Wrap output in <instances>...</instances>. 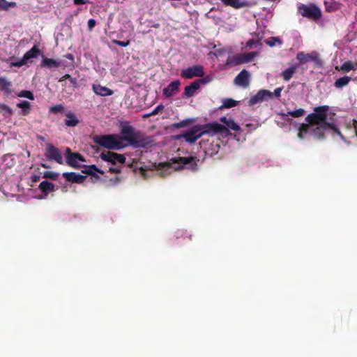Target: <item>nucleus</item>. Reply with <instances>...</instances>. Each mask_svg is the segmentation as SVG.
<instances>
[{"instance_id":"nucleus-39","label":"nucleus","mask_w":357,"mask_h":357,"mask_svg":"<svg viewBox=\"0 0 357 357\" xmlns=\"http://www.w3.org/2000/svg\"><path fill=\"white\" fill-rule=\"evenodd\" d=\"M331 126L327 127L328 131L333 130L335 133L340 136L342 140H345L344 135L341 133L340 130L337 128L336 125L333 122H329Z\"/></svg>"},{"instance_id":"nucleus-24","label":"nucleus","mask_w":357,"mask_h":357,"mask_svg":"<svg viewBox=\"0 0 357 357\" xmlns=\"http://www.w3.org/2000/svg\"><path fill=\"white\" fill-rule=\"evenodd\" d=\"M12 82L5 77H0V91L3 92L6 95H9L12 93L11 90Z\"/></svg>"},{"instance_id":"nucleus-55","label":"nucleus","mask_w":357,"mask_h":357,"mask_svg":"<svg viewBox=\"0 0 357 357\" xmlns=\"http://www.w3.org/2000/svg\"><path fill=\"white\" fill-rule=\"evenodd\" d=\"M229 120V119H227V117L225 116H222L220 119V122L225 123V125H227L228 121Z\"/></svg>"},{"instance_id":"nucleus-52","label":"nucleus","mask_w":357,"mask_h":357,"mask_svg":"<svg viewBox=\"0 0 357 357\" xmlns=\"http://www.w3.org/2000/svg\"><path fill=\"white\" fill-rule=\"evenodd\" d=\"M108 172L112 174H119L121 172V169L119 167H109Z\"/></svg>"},{"instance_id":"nucleus-20","label":"nucleus","mask_w":357,"mask_h":357,"mask_svg":"<svg viewBox=\"0 0 357 357\" xmlns=\"http://www.w3.org/2000/svg\"><path fill=\"white\" fill-rule=\"evenodd\" d=\"M38 188L44 196H47L50 192L55 191V185L46 180L42 181Z\"/></svg>"},{"instance_id":"nucleus-45","label":"nucleus","mask_w":357,"mask_h":357,"mask_svg":"<svg viewBox=\"0 0 357 357\" xmlns=\"http://www.w3.org/2000/svg\"><path fill=\"white\" fill-rule=\"evenodd\" d=\"M59 176V174L52 171L45 172L43 174V178H50L53 180H56Z\"/></svg>"},{"instance_id":"nucleus-60","label":"nucleus","mask_w":357,"mask_h":357,"mask_svg":"<svg viewBox=\"0 0 357 357\" xmlns=\"http://www.w3.org/2000/svg\"><path fill=\"white\" fill-rule=\"evenodd\" d=\"M39 176H36V175H34L33 177H32V181L33 182H37L39 181Z\"/></svg>"},{"instance_id":"nucleus-6","label":"nucleus","mask_w":357,"mask_h":357,"mask_svg":"<svg viewBox=\"0 0 357 357\" xmlns=\"http://www.w3.org/2000/svg\"><path fill=\"white\" fill-rule=\"evenodd\" d=\"M201 130L199 128V124L195 125L192 126L190 129H189L188 131L185 132L183 134L176 135L174 137L175 139H180L181 138L185 139V142L193 144L195 143L198 139L201 138L202 137L201 134Z\"/></svg>"},{"instance_id":"nucleus-59","label":"nucleus","mask_w":357,"mask_h":357,"mask_svg":"<svg viewBox=\"0 0 357 357\" xmlns=\"http://www.w3.org/2000/svg\"><path fill=\"white\" fill-rule=\"evenodd\" d=\"M255 43V40L250 39L247 42V46L251 47Z\"/></svg>"},{"instance_id":"nucleus-51","label":"nucleus","mask_w":357,"mask_h":357,"mask_svg":"<svg viewBox=\"0 0 357 357\" xmlns=\"http://www.w3.org/2000/svg\"><path fill=\"white\" fill-rule=\"evenodd\" d=\"M282 90V87H278V88H276L275 90H274V92L272 93H273V97L275 96L276 98H279L281 96V91Z\"/></svg>"},{"instance_id":"nucleus-44","label":"nucleus","mask_w":357,"mask_h":357,"mask_svg":"<svg viewBox=\"0 0 357 357\" xmlns=\"http://www.w3.org/2000/svg\"><path fill=\"white\" fill-rule=\"evenodd\" d=\"M17 96L26 98L31 100H34V96L30 91L23 90L17 94Z\"/></svg>"},{"instance_id":"nucleus-25","label":"nucleus","mask_w":357,"mask_h":357,"mask_svg":"<svg viewBox=\"0 0 357 357\" xmlns=\"http://www.w3.org/2000/svg\"><path fill=\"white\" fill-rule=\"evenodd\" d=\"M199 85L198 84V82L196 80L192 82L190 85L186 86L184 89V95L187 98L192 97L195 91L199 89Z\"/></svg>"},{"instance_id":"nucleus-36","label":"nucleus","mask_w":357,"mask_h":357,"mask_svg":"<svg viewBox=\"0 0 357 357\" xmlns=\"http://www.w3.org/2000/svg\"><path fill=\"white\" fill-rule=\"evenodd\" d=\"M305 114V110L303 108H299L294 111H289L287 114H284V116H291L294 118H298L303 116Z\"/></svg>"},{"instance_id":"nucleus-5","label":"nucleus","mask_w":357,"mask_h":357,"mask_svg":"<svg viewBox=\"0 0 357 357\" xmlns=\"http://www.w3.org/2000/svg\"><path fill=\"white\" fill-rule=\"evenodd\" d=\"M298 11L303 17L317 20L321 17V11L316 5L311 3L310 5L302 4L298 7Z\"/></svg>"},{"instance_id":"nucleus-23","label":"nucleus","mask_w":357,"mask_h":357,"mask_svg":"<svg viewBox=\"0 0 357 357\" xmlns=\"http://www.w3.org/2000/svg\"><path fill=\"white\" fill-rule=\"evenodd\" d=\"M84 174L91 175L96 178H99V176L96 174L98 172L101 174H104V171L98 169L95 165L84 166V169L82 171Z\"/></svg>"},{"instance_id":"nucleus-47","label":"nucleus","mask_w":357,"mask_h":357,"mask_svg":"<svg viewBox=\"0 0 357 357\" xmlns=\"http://www.w3.org/2000/svg\"><path fill=\"white\" fill-rule=\"evenodd\" d=\"M164 106L162 104L158 105L149 114L147 115V116L156 115L158 114L160 111L163 110Z\"/></svg>"},{"instance_id":"nucleus-4","label":"nucleus","mask_w":357,"mask_h":357,"mask_svg":"<svg viewBox=\"0 0 357 357\" xmlns=\"http://www.w3.org/2000/svg\"><path fill=\"white\" fill-rule=\"evenodd\" d=\"M199 128L201 130L202 135H209L213 137L216 135H220L222 137H228L231 135L230 131L225 126L218 123L216 121L210 122L208 123L200 125Z\"/></svg>"},{"instance_id":"nucleus-43","label":"nucleus","mask_w":357,"mask_h":357,"mask_svg":"<svg viewBox=\"0 0 357 357\" xmlns=\"http://www.w3.org/2000/svg\"><path fill=\"white\" fill-rule=\"evenodd\" d=\"M265 43L270 47H273L275 45L276 43H278L279 45H281L282 41L280 38L273 36L271 37L268 40H266Z\"/></svg>"},{"instance_id":"nucleus-32","label":"nucleus","mask_w":357,"mask_h":357,"mask_svg":"<svg viewBox=\"0 0 357 357\" xmlns=\"http://www.w3.org/2000/svg\"><path fill=\"white\" fill-rule=\"evenodd\" d=\"M310 126L309 123H302L301 124L298 132V137L299 139H303L305 138V135L310 130Z\"/></svg>"},{"instance_id":"nucleus-35","label":"nucleus","mask_w":357,"mask_h":357,"mask_svg":"<svg viewBox=\"0 0 357 357\" xmlns=\"http://www.w3.org/2000/svg\"><path fill=\"white\" fill-rule=\"evenodd\" d=\"M324 5H325L326 10L329 13L335 12L339 9L338 3L335 1H333V2L324 1Z\"/></svg>"},{"instance_id":"nucleus-40","label":"nucleus","mask_w":357,"mask_h":357,"mask_svg":"<svg viewBox=\"0 0 357 357\" xmlns=\"http://www.w3.org/2000/svg\"><path fill=\"white\" fill-rule=\"evenodd\" d=\"M331 126L327 127L328 131L333 130L335 133L340 136L342 140H345L344 135L341 133L340 130L337 128L336 125L333 122H329Z\"/></svg>"},{"instance_id":"nucleus-48","label":"nucleus","mask_w":357,"mask_h":357,"mask_svg":"<svg viewBox=\"0 0 357 357\" xmlns=\"http://www.w3.org/2000/svg\"><path fill=\"white\" fill-rule=\"evenodd\" d=\"M27 61L26 60H24V57H22L20 61L16 62H13L11 66H15V67H21L24 65H26Z\"/></svg>"},{"instance_id":"nucleus-9","label":"nucleus","mask_w":357,"mask_h":357,"mask_svg":"<svg viewBox=\"0 0 357 357\" xmlns=\"http://www.w3.org/2000/svg\"><path fill=\"white\" fill-rule=\"evenodd\" d=\"M181 76L185 79H192L195 77H202L204 76V67L202 65H195L183 69Z\"/></svg>"},{"instance_id":"nucleus-42","label":"nucleus","mask_w":357,"mask_h":357,"mask_svg":"<svg viewBox=\"0 0 357 357\" xmlns=\"http://www.w3.org/2000/svg\"><path fill=\"white\" fill-rule=\"evenodd\" d=\"M64 110V106L61 104L52 105L50 107V112L54 114L61 113Z\"/></svg>"},{"instance_id":"nucleus-21","label":"nucleus","mask_w":357,"mask_h":357,"mask_svg":"<svg viewBox=\"0 0 357 357\" xmlns=\"http://www.w3.org/2000/svg\"><path fill=\"white\" fill-rule=\"evenodd\" d=\"M61 66V63L54 59L50 58H43L40 66L41 68H47L48 69H52V68H58Z\"/></svg>"},{"instance_id":"nucleus-62","label":"nucleus","mask_w":357,"mask_h":357,"mask_svg":"<svg viewBox=\"0 0 357 357\" xmlns=\"http://www.w3.org/2000/svg\"><path fill=\"white\" fill-rule=\"evenodd\" d=\"M354 70L357 69V63H354Z\"/></svg>"},{"instance_id":"nucleus-3","label":"nucleus","mask_w":357,"mask_h":357,"mask_svg":"<svg viewBox=\"0 0 357 357\" xmlns=\"http://www.w3.org/2000/svg\"><path fill=\"white\" fill-rule=\"evenodd\" d=\"M328 111V105L315 107L314 112L309 114L305 120L310 126H320L321 123H329L327 121Z\"/></svg>"},{"instance_id":"nucleus-2","label":"nucleus","mask_w":357,"mask_h":357,"mask_svg":"<svg viewBox=\"0 0 357 357\" xmlns=\"http://www.w3.org/2000/svg\"><path fill=\"white\" fill-rule=\"evenodd\" d=\"M199 161L196 157H174L172 158L167 162H160L158 164V169L161 170H169L172 168V164L178 165L174 169L178 171L186 167L192 172L198 170V164Z\"/></svg>"},{"instance_id":"nucleus-28","label":"nucleus","mask_w":357,"mask_h":357,"mask_svg":"<svg viewBox=\"0 0 357 357\" xmlns=\"http://www.w3.org/2000/svg\"><path fill=\"white\" fill-rule=\"evenodd\" d=\"M40 53V50L36 45H34L31 50L27 51L23 56L24 60L26 61L31 59L36 58Z\"/></svg>"},{"instance_id":"nucleus-49","label":"nucleus","mask_w":357,"mask_h":357,"mask_svg":"<svg viewBox=\"0 0 357 357\" xmlns=\"http://www.w3.org/2000/svg\"><path fill=\"white\" fill-rule=\"evenodd\" d=\"M112 43L114 44L118 45H119L121 47H127L130 44V41L129 40L121 41V40H113Z\"/></svg>"},{"instance_id":"nucleus-29","label":"nucleus","mask_w":357,"mask_h":357,"mask_svg":"<svg viewBox=\"0 0 357 357\" xmlns=\"http://www.w3.org/2000/svg\"><path fill=\"white\" fill-rule=\"evenodd\" d=\"M194 122H195V120L193 119H186L180 122L172 123V128H176V129L186 128V127L192 125Z\"/></svg>"},{"instance_id":"nucleus-57","label":"nucleus","mask_w":357,"mask_h":357,"mask_svg":"<svg viewBox=\"0 0 357 357\" xmlns=\"http://www.w3.org/2000/svg\"><path fill=\"white\" fill-rule=\"evenodd\" d=\"M66 58L70 59V61H73L74 60V56L72 54L70 53H67L65 56H64Z\"/></svg>"},{"instance_id":"nucleus-13","label":"nucleus","mask_w":357,"mask_h":357,"mask_svg":"<svg viewBox=\"0 0 357 357\" xmlns=\"http://www.w3.org/2000/svg\"><path fill=\"white\" fill-rule=\"evenodd\" d=\"M257 55V52H251L246 54H239L237 56L232 58L229 63L233 66H237L241 63H245L250 62Z\"/></svg>"},{"instance_id":"nucleus-17","label":"nucleus","mask_w":357,"mask_h":357,"mask_svg":"<svg viewBox=\"0 0 357 357\" xmlns=\"http://www.w3.org/2000/svg\"><path fill=\"white\" fill-rule=\"evenodd\" d=\"M181 82L179 80H174L165 88L162 91L163 95L166 98L172 97L175 93L178 91Z\"/></svg>"},{"instance_id":"nucleus-7","label":"nucleus","mask_w":357,"mask_h":357,"mask_svg":"<svg viewBox=\"0 0 357 357\" xmlns=\"http://www.w3.org/2000/svg\"><path fill=\"white\" fill-rule=\"evenodd\" d=\"M66 163L67 165L75 169H79V162H85L86 160L82 155L77 152H72L68 147L66 148Z\"/></svg>"},{"instance_id":"nucleus-22","label":"nucleus","mask_w":357,"mask_h":357,"mask_svg":"<svg viewBox=\"0 0 357 357\" xmlns=\"http://www.w3.org/2000/svg\"><path fill=\"white\" fill-rule=\"evenodd\" d=\"M65 125L68 127H75L79 123V120L76 114L72 112L66 114Z\"/></svg>"},{"instance_id":"nucleus-33","label":"nucleus","mask_w":357,"mask_h":357,"mask_svg":"<svg viewBox=\"0 0 357 357\" xmlns=\"http://www.w3.org/2000/svg\"><path fill=\"white\" fill-rule=\"evenodd\" d=\"M15 7H17V3L15 1L0 0V10H8L10 8Z\"/></svg>"},{"instance_id":"nucleus-34","label":"nucleus","mask_w":357,"mask_h":357,"mask_svg":"<svg viewBox=\"0 0 357 357\" xmlns=\"http://www.w3.org/2000/svg\"><path fill=\"white\" fill-rule=\"evenodd\" d=\"M336 69L344 73H348L350 70H354V63L351 61H345L340 66V68L336 67Z\"/></svg>"},{"instance_id":"nucleus-19","label":"nucleus","mask_w":357,"mask_h":357,"mask_svg":"<svg viewBox=\"0 0 357 357\" xmlns=\"http://www.w3.org/2000/svg\"><path fill=\"white\" fill-rule=\"evenodd\" d=\"M92 89L96 95L100 96H109L114 93L112 89L102 86L100 84H93Z\"/></svg>"},{"instance_id":"nucleus-12","label":"nucleus","mask_w":357,"mask_h":357,"mask_svg":"<svg viewBox=\"0 0 357 357\" xmlns=\"http://www.w3.org/2000/svg\"><path fill=\"white\" fill-rule=\"evenodd\" d=\"M273 98V93L267 89H260L257 93L248 100V105L250 107L255 105L266 101Z\"/></svg>"},{"instance_id":"nucleus-54","label":"nucleus","mask_w":357,"mask_h":357,"mask_svg":"<svg viewBox=\"0 0 357 357\" xmlns=\"http://www.w3.org/2000/svg\"><path fill=\"white\" fill-rule=\"evenodd\" d=\"M73 2L76 5H82L86 3L85 0H73Z\"/></svg>"},{"instance_id":"nucleus-27","label":"nucleus","mask_w":357,"mask_h":357,"mask_svg":"<svg viewBox=\"0 0 357 357\" xmlns=\"http://www.w3.org/2000/svg\"><path fill=\"white\" fill-rule=\"evenodd\" d=\"M17 107L22 109L21 114L23 116H27L31 112V103L26 100L17 103Z\"/></svg>"},{"instance_id":"nucleus-15","label":"nucleus","mask_w":357,"mask_h":357,"mask_svg":"<svg viewBox=\"0 0 357 357\" xmlns=\"http://www.w3.org/2000/svg\"><path fill=\"white\" fill-rule=\"evenodd\" d=\"M249 72L246 70H241L234 79V83L237 85L247 87L249 86Z\"/></svg>"},{"instance_id":"nucleus-10","label":"nucleus","mask_w":357,"mask_h":357,"mask_svg":"<svg viewBox=\"0 0 357 357\" xmlns=\"http://www.w3.org/2000/svg\"><path fill=\"white\" fill-rule=\"evenodd\" d=\"M296 59L299 61L300 64L314 61L315 65L318 67H321L323 65L322 60L319 59L316 52L305 53L303 52H299L296 55Z\"/></svg>"},{"instance_id":"nucleus-58","label":"nucleus","mask_w":357,"mask_h":357,"mask_svg":"<svg viewBox=\"0 0 357 357\" xmlns=\"http://www.w3.org/2000/svg\"><path fill=\"white\" fill-rule=\"evenodd\" d=\"M353 126H354V128L355 134H356V137H357V121L354 120Z\"/></svg>"},{"instance_id":"nucleus-61","label":"nucleus","mask_w":357,"mask_h":357,"mask_svg":"<svg viewBox=\"0 0 357 357\" xmlns=\"http://www.w3.org/2000/svg\"><path fill=\"white\" fill-rule=\"evenodd\" d=\"M41 167H43V168H45V169L50 168V167L48 165L43 164V163L41 164Z\"/></svg>"},{"instance_id":"nucleus-11","label":"nucleus","mask_w":357,"mask_h":357,"mask_svg":"<svg viewBox=\"0 0 357 357\" xmlns=\"http://www.w3.org/2000/svg\"><path fill=\"white\" fill-rule=\"evenodd\" d=\"M100 158L102 160L108 162L113 165H116L118 162L124 164L126 160L124 155L112 151L102 152L100 153Z\"/></svg>"},{"instance_id":"nucleus-46","label":"nucleus","mask_w":357,"mask_h":357,"mask_svg":"<svg viewBox=\"0 0 357 357\" xmlns=\"http://www.w3.org/2000/svg\"><path fill=\"white\" fill-rule=\"evenodd\" d=\"M212 76L206 75V77H202V78L197 79L196 81L198 82V84L200 86L201 84H206L210 83L212 81Z\"/></svg>"},{"instance_id":"nucleus-1","label":"nucleus","mask_w":357,"mask_h":357,"mask_svg":"<svg viewBox=\"0 0 357 357\" xmlns=\"http://www.w3.org/2000/svg\"><path fill=\"white\" fill-rule=\"evenodd\" d=\"M121 135L116 134L95 135V144L108 150H121L126 146L123 141L128 142L134 149H146L154 145L152 136H147L140 130H136L128 122L121 123Z\"/></svg>"},{"instance_id":"nucleus-16","label":"nucleus","mask_w":357,"mask_h":357,"mask_svg":"<svg viewBox=\"0 0 357 357\" xmlns=\"http://www.w3.org/2000/svg\"><path fill=\"white\" fill-rule=\"evenodd\" d=\"M62 176L67 181L78 184L82 183L86 179L85 176L75 172H64Z\"/></svg>"},{"instance_id":"nucleus-31","label":"nucleus","mask_w":357,"mask_h":357,"mask_svg":"<svg viewBox=\"0 0 357 357\" xmlns=\"http://www.w3.org/2000/svg\"><path fill=\"white\" fill-rule=\"evenodd\" d=\"M351 80V78L349 76H344L335 80L334 83L335 87L337 89H342L344 86H347L349 82Z\"/></svg>"},{"instance_id":"nucleus-26","label":"nucleus","mask_w":357,"mask_h":357,"mask_svg":"<svg viewBox=\"0 0 357 357\" xmlns=\"http://www.w3.org/2000/svg\"><path fill=\"white\" fill-rule=\"evenodd\" d=\"M297 69V65H294L291 66L290 68H288L283 70L281 73L284 80L285 81H289L292 77L293 75L296 73Z\"/></svg>"},{"instance_id":"nucleus-53","label":"nucleus","mask_w":357,"mask_h":357,"mask_svg":"<svg viewBox=\"0 0 357 357\" xmlns=\"http://www.w3.org/2000/svg\"><path fill=\"white\" fill-rule=\"evenodd\" d=\"M69 81H70V84H72L75 88H77V87H78L77 79V78L71 77L69 79Z\"/></svg>"},{"instance_id":"nucleus-41","label":"nucleus","mask_w":357,"mask_h":357,"mask_svg":"<svg viewBox=\"0 0 357 357\" xmlns=\"http://www.w3.org/2000/svg\"><path fill=\"white\" fill-rule=\"evenodd\" d=\"M0 110L1 112H3L4 116H11L13 114V109L9 106L5 104H0Z\"/></svg>"},{"instance_id":"nucleus-37","label":"nucleus","mask_w":357,"mask_h":357,"mask_svg":"<svg viewBox=\"0 0 357 357\" xmlns=\"http://www.w3.org/2000/svg\"><path fill=\"white\" fill-rule=\"evenodd\" d=\"M226 128H228V130H229V129L234 130V131H239L241 130V127L240 126H238L233 119H229V120L228 121L226 126Z\"/></svg>"},{"instance_id":"nucleus-14","label":"nucleus","mask_w":357,"mask_h":357,"mask_svg":"<svg viewBox=\"0 0 357 357\" xmlns=\"http://www.w3.org/2000/svg\"><path fill=\"white\" fill-rule=\"evenodd\" d=\"M331 126L329 123H321L320 126H317L311 131L313 137L318 140H323L326 138L325 133L328 132L327 127Z\"/></svg>"},{"instance_id":"nucleus-38","label":"nucleus","mask_w":357,"mask_h":357,"mask_svg":"<svg viewBox=\"0 0 357 357\" xmlns=\"http://www.w3.org/2000/svg\"><path fill=\"white\" fill-rule=\"evenodd\" d=\"M331 126L327 127L328 131L333 130L335 133L340 136L342 140H345L344 135L341 133L340 130L337 128L336 125L333 122H329Z\"/></svg>"},{"instance_id":"nucleus-30","label":"nucleus","mask_w":357,"mask_h":357,"mask_svg":"<svg viewBox=\"0 0 357 357\" xmlns=\"http://www.w3.org/2000/svg\"><path fill=\"white\" fill-rule=\"evenodd\" d=\"M238 105V102L232 98H225L222 100V105L219 107L218 109L222 110L225 108L229 109L236 107Z\"/></svg>"},{"instance_id":"nucleus-18","label":"nucleus","mask_w":357,"mask_h":357,"mask_svg":"<svg viewBox=\"0 0 357 357\" xmlns=\"http://www.w3.org/2000/svg\"><path fill=\"white\" fill-rule=\"evenodd\" d=\"M222 3L227 6H231L235 9H239L250 6V3L247 1L241 0H221Z\"/></svg>"},{"instance_id":"nucleus-8","label":"nucleus","mask_w":357,"mask_h":357,"mask_svg":"<svg viewBox=\"0 0 357 357\" xmlns=\"http://www.w3.org/2000/svg\"><path fill=\"white\" fill-rule=\"evenodd\" d=\"M45 155L48 160H53L58 164H63V156L61 151L52 144H47L45 151Z\"/></svg>"},{"instance_id":"nucleus-50","label":"nucleus","mask_w":357,"mask_h":357,"mask_svg":"<svg viewBox=\"0 0 357 357\" xmlns=\"http://www.w3.org/2000/svg\"><path fill=\"white\" fill-rule=\"evenodd\" d=\"M87 25L89 31H91L96 25V22L94 19H89L88 20Z\"/></svg>"},{"instance_id":"nucleus-56","label":"nucleus","mask_w":357,"mask_h":357,"mask_svg":"<svg viewBox=\"0 0 357 357\" xmlns=\"http://www.w3.org/2000/svg\"><path fill=\"white\" fill-rule=\"evenodd\" d=\"M71 77V76L69 75V74H66L65 75H63L59 80V82H62L63 81L64 79H70Z\"/></svg>"}]
</instances>
